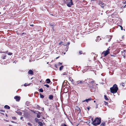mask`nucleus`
I'll return each mask as SVG.
<instances>
[{"label":"nucleus","instance_id":"24","mask_svg":"<svg viewBox=\"0 0 126 126\" xmlns=\"http://www.w3.org/2000/svg\"><path fill=\"white\" fill-rule=\"evenodd\" d=\"M39 91L41 92H43V90L42 88H41L39 89Z\"/></svg>","mask_w":126,"mask_h":126},{"label":"nucleus","instance_id":"46","mask_svg":"<svg viewBox=\"0 0 126 126\" xmlns=\"http://www.w3.org/2000/svg\"><path fill=\"white\" fill-rule=\"evenodd\" d=\"M23 117H20V119L21 120H22V119H23Z\"/></svg>","mask_w":126,"mask_h":126},{"label":"nucleus","instance_id":"15","mask_svg":"<svg viewBox=\"0 0 126 126\" xmlns=\"http://www.w3.org/2000/svg\"><path fill=\"white\" fill-rule=\"evenodd\" d=\"M100 39L101 38L100 37V36H98L97 37L96 39H95V41L96 42H98Z\"/></svg>","mask_w":126,"mask_h":126},{"label":"nucleus","instance_id":"34","mask_svg":"<svg viewBox=\"0 0 126 126\" xmlns=\"http://www.w3.org/2000/svg\"><path fill=\"white\" fill-rule=\"evenodd\" d=\"M62 126H67L66 125L64 124H62Z\"/></svg>","mask_w":126,"mask_h":126},{"label":"nucleus","instance_id":"20","mask_svg":"<svg viewBox=\"0 0 126 126\" xmlns=\"http://www.w3.org/2000/svg\"><path fill=\"white\" fill-rule=\"evenodd\" d=\"M46 81L47 82V83H49L51 82L50 79H47L46 80Z\"/></svg>","mask_w":126,"mask_h":126},{"label":"nucleus","instance_id":"27","mask_svg":"<svg viewBox=\"0 0 126 126\" xmlns=\"http://www.w3.org/2000/svg\"><path fill=\"white\" fill-rule=\"evenodd\" d=\"M9 55H11L12 54V53L10 52L8 53H7Z\"/></svg>","mask_w":126,"mask_h":126},{"label":"nucleus","instance_id":"52","mask_svg":"<svg viewBox=\"0 0 126 126\" xmlns=\"http://www.w3.org/2000/svg\"><path fill=\"white\" fill-rule=\"evenodd\" d=\"M91 120H92V121H93V118H91Z\"/></svg>","mask_w":126,"mask_h":126},{"label":"nucleus","instance_id":"22","mask_svg":"<svg viewBox=\"0 0 126 126\" xmlns=\"http://www.w3.org/2000/svg\"><path fill=\"white\" fill-rule=\"evenodd\" d=\"M104 98L106 100H109V99L107 97L106 95H104Z\"/></svg>","mask_w":126,"mask_h":126},{"label":"nucleus","instance_id":"50","mask_svg":"<svg viewBox=\"0 0 126 126\" xmlns=\"http://www.w3.org/2000/svg\"><path fill=\"white\" fill-rule=\"evenodd\" d=\"M5 115H6V117H8V115H7V114H5Z\"/></svg>","mask_w":126,"mask_h":126},{"label":"nucleus","instance_id":"4","mask_svg":"<svg viewBox=\"0 0 126 126\" xmlns=\"http://www.w3.org/2000/svg\"><path fill=\"white\" fill-rule=\"evenodd\" d=\"M95 84L94 81H93V82L92 83H91V84H88V86L89 87V88L87 89H89V88H91L92 87L94 86L95 85Z\"/></svg>","mask_w":126,"mask_h":126},{"label":"nucleus","instance_id":"10","mask_svg":"<svg viewBox=\"0 0 126 126\" xmlns=\"http://www.w3.org/2000/svg\"><path fill=\"white\" fill-rule=\"evenodd\" d=\"M14 98L17 101H18L20 100V97L19 96H16L14 97Z\"/></svg>","mask_w":126,"mask_h":126},{"label":"nucleus","instance_id":"28","mask_svg":"<svg viewBox=\"0 0 126 126\" xmlns=\"http://www.w3.org/2000/svg\"><path fill=\"white\" fill-rule=\"evenodd\" d=\"M44 86H46L47 88L49 87V86L47 84H45Z\"/></svg>","mask_w":126,"mask_h":126},{"label":"nucleus","instance_id":"13","mask_svg":"<svg viewBox=\"0 0 126 126\" xmlns=\"http://www.w3.org/2000/svg\"><path fill=\"white\" fill-rule=\"evenodd\" d=\"M53 96L52 95H49V99L50 100H53Z\"/></svg>","mask_w":126,"mask_h":126},{"label":"nucleus","instance_id":"40","mask_svg":"<svg viewBox=\"0 0 126 126\" xmlns=\"http://www.w3.org/2000/svg\"><path fill=\"white\" fill-rule=\"evenodd\" d=\"M120 26L121 28V30H123V28L121 26Z\"/></svg>","mask_w":126,"mask_h":126},{"label":"nucleus","instance_id":"37","mask_svg":"<svg viewBox=\"0 0 126 126\" xmlns=\"http://www.w3.org/2000/svg\"><path fill=\"white\" fill-rule=\"evenodd\" d=\"M39 124L40 125H42V124L41 122H39Z\"/></svg>","mask_w":126,"mask_h":126},{"label":"nucleus","instance_id":"51","mask_svg":"<svg viewBox=\"0 0 126 126\" xmlns=\"http://www.w3.org/2000/svg\"><path fill=\"white\" fill-rule=\"evenodd\" d=\"M92 1H95L96 0H91Z\"/></svg>","mask_w":126,"mask_h":126},{"label":"nucleus","instance_id":"47","mask_svg":"<svg viewBox=\"0 0 126 126\" xmlns=\"http://www.w3.org/2000/svg\"><path fill=\"white\" fill-rule=\"evenodd\" d=\"M87 109L88 110H89V108L88 107H87Z\"/></svg>","mask_w":126,"mask_h":126},{"label":"nucleus","instance_id":"1","mask_svg":"<svg viewBox=\"0 0 126 126\" xmlns=\"http://www.w3.org/2000/svg\"><path fill=\"white\" fill-rule=\"evenodd\" d=\"M118 89L117 85L115 84L113 85L112 87L110 88V92L113 94H115L117 92Z\"/></svg>","mask_w":126,"mask_h":126},{"label":"nucleus","instance_id":"62","mask_svg":"<svg viewBox=\"0 0 126 126\" xmlns=\"http://www.w3.org/2000/svg\"><path fill=\"white\" fill-rule=\"evenodd\" d=\"M124 31H125V29H124Z\"/></svg>","mask_w":126,"mask_h":126},{"label":"nucleus","instance_id":"44","mask_svg":"<svg viewBox=\"0 0 126 126\" xmlns=\"http://www.w3.org/2000/svg\"><path fill=\"white\" fill-rule=\"evenodd\" d=\"M8 52V51H7L5 52H3V53H7Z\"/></svg>","mask_w":126,"mask_h":126},{"label":"nucleus","instance_id":"45","mask_svg":"<svg viewBox=\"0 0 126 126\" xmlns=\"http://www.w3.org/2000/svg\"><path fill=\"white\" fill-rule=\"evenodd\" d=\"M111 56L113 57H115V55H111Z\"/></svg>","mask_w":126,"mask_h":126},{"label":"nucleus","instance_id":"53","mask_svg":"<svg viewBox=\"0 0 126 126\" xmlns=\"http://www.w3.org/2000/svg\"><path fill=\"white\" fill-rule=\"evenodd\" d=\"M33 112L34 113H35V111H34V110H33Z\"/></svg>","mask_w":126,"mask_h":126},{"label":"nucleus","instance_id":"19","mask_svg":"<svg viewBox=\"0 0 126 126\" xmlns=\"http://www.w3.org/2000/svg\"><path fill=\"white\" fill-rule=\"evenodd\" d=\"M94 81V80L92 79L89 80L88 81L89 83V84H91V83H92L93 82V81Z\"/></svg>","mask_w":126,"mask_h":126},{"label":"nucleus","instance_id":"61","mask_svg":"<svg viewBox=\"0 0 126 126\" xmlns=\"http://www.w3.org/2000/svg\"><path fill=\"white\" fill-rule=\"evenodd\" d=\"M98 85V84H96V85Z\"/></svg>","mask_w":126,"mask_h":126},{"label":"nucleus","instance_id":"8","mask_svg":"<svg viewBox=\"0 0 126 126\" xmlns=\"http://www.w3.org/2000/svg\"><path fill=\"white\" fill-rule=\"evenodd\" d=\"M111 37L110 36H106L105 39L108 42H109L111 39Z\"/></svg>","mask_w":126,"mask_h":126},{"label":"nucleus","instance_id":"5","mask_svg":"<svg viewBox=\"0 0 126 126\" xmlns=\"http://www.w3.org/2000/svg\"><path fill=\"white\" fill-rule=\"evenodd\" d=\"M98 4L103 8L106 5V4L102 1H100L99 2Z\"/></svg>","mask_w":126,"mask_h":126},{"label":"nucleus","instance_id":"14","mask_svg":"<svg viewBox=\"0 0 126 126\" xmlns=\"http://www.w3.org/2000/svg\"><path fill=\"white\" fill-rule=\"evenodd\" d=\"M92 100V98H89L88 99H86V100L83 101V102H85V101H86V102H88V101H91Z\"/></svg>","mask_w":126,"mask_h":126},{"label":"nucleus","instance_id":"6","mask_svg":"<svg viewBox=\"0 0 126 126\" xmlns=\"http://www.w3.org/2000/svg\"><path fill=\"white\" fill-rule=\"evenodd\" d=\"M75 112L78 114H79L81 110L80 108L78 107H76V109L75 110Z\"/></svg>","mask_w":126,"mask_h":126},{"label":"nucleus","instance_id":"49","mask_svg":"<svg viewBox=\"0 0 126 126\" xmlns=\"http://www.w3.org/2000/svg\"><path fill=\"white\" fill-rule=\"evenodd\" d=\"M11 122H12V123H15V122H14V121H11Z\"/></svg>","mask_w":126,"mask_h":126},{"label":"nucleus","instance_id":"7","mask_svg":"<svg viewBox=\"0 0 126 126\" xmlns=\"http://www.w3.org/2000/svg\"><path fill=\"white\" fill-rule=\"evenodd\" d=\"M110 50V49L109 48L106 51H104L102 53H104V56H107L108 54L110 53V52L109 51Z\"/></svg>","mask_w":126,"mask_h":126},{"label":"nucleus","instance_id":"60","mask_svg":"<svg viewBox=\"0 0 126 126\" xmlns=\"http://www.w3.org/2000/svg\"><path fill=\"white\" fill-rule=\"evenodd\" d=\"M1 14V13L0 12V14Z\"/></svg>","mask_w":126,"mask_h":126},{"label":"nucleus","instance_id":"25","mask_svg":"<svg viewBox=\"0 0 126 126\" xmlns=\"http://www.w3.org/2000/svg\"><path fill=\"white\" fill-rule=\"evenodd\" d=\"M40 97L41 98H43L44 97V96L43 95L41 94H40Z\"/></svg>","mask_w":126,"mask_h":126},{"label":"nucleus","instance_id":"41","mask_svg":"<svg viewBox=\"0 0 126 126\" xmlns=\"http://www.w3.org/2000/svg\"><path fill=\"white\" fill-rule=\"evenodd\" d=\"M57 64H56L55 65H54V66L55 67L57 68Z\"/></svg>","mask_w":126,"mask_h":126},{"label":"nucleus","instance_id":"33","mask_svg":"<svg viewBox=\"0 0 126 126\" xmlns=\"http://www.w3.org/2000/svg\"><path fill=\"white\" fill-rule=\"evenodd\" d=\"M27 124L29 126H31L32 125L30 123H28Z\"/></svg>","mask_w":126,"mask_h":126},{"label":"nucleus","instance_id":"31","mask_svg":"<svg viewBox=\"0 0 126 126\" xmlns=\"http://www.w3.org/2000/svg\"><path fill=\"white\" fill-rule=\"evenodd\" d=\"M35 120L36 122H37L38 121V119L36 118L35 119Z\"/></svg>","mask_w":126,"mask_h":126},{"label":"nucleus","instance_id":"30","mask_svg":"<svg viewBox=\"0 0 126 126\" xmlns=\"http://www.w3.org/2000/svg\"><path fill=\"white\" fill-rule=\"evenodd\" d=\"M62 64V63H61L60 62H59L58 64V65L60 66V65H61Z\"/></svg>","mask_w":126,"mask_h":126},{"label":"nucleus","instance_id":"2","mask_svg":"<svg viewBox=\"0 0 126 126\" xmlns=\"http://www.w3.org/2000/svg\"><path fill=\"white\" fill-rule=\"evenodd\" d=\"M101 118L100 117H96L92 122L93 125L95 126H97L99 125L101 122Z\"/></svg>","mask_w":126,"mask_h":126},{"label":"nucleus","instance_id":"58","mask_svg":"<svg viewBox=\"0 0 126 126\" xmlns=\"http://www.w3.org/2000/svg\"><path fill=\"white\" fill-rule=\"evenodd\" d=\"M58 58V57H57V58H56V59H57V58Z\"/></svg>","mask_w":126,"mask_h":126},{"label":"nucleus","instance_id":"12","mask_svg":"<svg viewBox=\"0 0 126 126\" xmlns=\"http://www.w3.org/2000/svg\"><path fill=\"white\" fill-rule=\"evenodd\" d=\"M91 88L90 90L92 92H95V89L93 87H92Z\"/></svg>","mask_w":126,"mask_h":126},{"label":"nucleus","instance_id":"39","mask_svg":"<svg viewBox=\"0 0 126 126\" xmlns=\"http://www.w3.org/2000/svg\"><path fill=\"white\" fill-rule=\"evenodd\" d=\"M26 33H24V32H23V33H22L21 34H20V35H21V36H22L24 34H25Z\"/></svg>","mask_w":126,"mask_h":126},{"label":"nucleus","instance_id":"48","mask_svg":"<svg viewBox=\"0 0 126 126\" xmlns=\"http://www.w3.org/2000/svg\"><path fill=\"white\" fill-rule=\"evenodd\" d=\"M50 26H53L54 25H53L50 24Z\"/></svg>","mask_w":126,"mask_h":126},{"label":"nucleus","instance_id":"3","mask_svg":"<svg viewBox=\"0 0 126 126\" xmlns=\"http://www.w3.org/2000/svg\"><path fill=\"white\" fill-rule=\"evenodd\" d=\"M65 3L69 7H71V6L73 5L72 0H66L65 1Z\"/></svg>","mask_w":126,"mask_h":126},{"label":"nucleus","instance_id":"38","mask_svg":"<svg viewBox=\"0 0 126 126\" xmlns=\"http://www.w3.org/2000/svg\"><path fill=\"white\" fill-rule=\"evenodd\" d=\"M79 54H82V52L81 51H79Z\"/></svg>","mask_w":126,"mask_h":126},{"label":"nucleus","instance_id":"16","mask_svg":"<svg viewBox=\"0 0 126 126\" xmlns=\"http://www.w3.org/2000/svg\"><path fill=\"white\" fill-rule=\"evenodd\" d=\"M105 121H103L101 123L100 126H105Z\"/></svg>","mask_w":126,"mask_h":126},{"label":"nucleus","instance_id":"56","mask_svg":"<svg viewBox=\"0 0 126 126\" xmlns=\"http://www.w3.org/2000/svg\"><path fill=\"white\" fill-rule=\"evenodd\" d=\"M1 111H2V112H4V111L3 110H1Z\"/></svg>","mask_w":126,"mask_h":126},{"label":"nucleus","instance_id":"43","mask_svg":"<svg viewBox=\"0 0 126 126\" xmlns=\"http://www.w3.org/2000/svg\"><path fill=\"white\" fill-rule=\"evenodd\" d=\"M121 84H122V85L123 86H125V85H123V84H124V83H121Z\"/></svg>","mask_w":126,"mask_h":126},{"label":"nucleus","instance_id":"9","mask_svg":"<svg viewBox=\"0 0 126 126\" xmlns=\"http://www.w3.org/2000/svg\"><path fill=\"white\" fill-rule=\"evenodd\" d=\"M84 82V81H83L82 80L81 81H78L77 82V85H79L80 84H82Z\"/></svg>","mask_w":126,"mask_h":126},{"label":"nucleus","instance_id":"26","mask_svg":"<svg viewBox=\"0 0 126 126\" xmlns=\"http://www.w3.org/2000/svg\"><path fill=\"white\" fill-rule=\"evenodd\" d=\"M6 55H5L4 56H2V58L3 59H4L6 58Z\"/></svg>","mask_w":126,"mask_h":126},{"label":"nucleus","instance_id":"42","mask_svg":"<svg viewBox=\"0 0 126 126\" xmlns=\"http://www.w3.org/2000/svg\"><path fill=\"white\" fill-rule=\"evenodd\" d=\"M28 85V84H27V83H25V84H24V86H27Z\"/></svg>","mask_w":126,"mask_h":126},{"label":"nucleus","instance_id":"29","mask_svg":"<svg viewBox=\"0 0 126 126\" xmlns=\"http://www.w3.org/2000/svg\"><path fill=\"white\" fill-rule=\"evenodd\" d=\"M12 118L14 120H16V118L15 117H12Z\"/></svg>","mask_w":126,"mask_h":126},{"label":"nucleus","instance_id":"59","mask_svg":"<svg viewBox=\"0 0 126 126\" xmlns=\"http://www.w3.org/2000/svg\"><path fill=\"white\" fill-rule=\"evenodd\" d=\"M102 14H102V13H101V15H102Z\"/></svg>","mask_w":126,"mask_h":126},{"label":"nucleus","instance_id":"55","mask_svg":"<svg viewBox=\"0 0 126 126\" xmlns=\"http://www.w3.org/2000/svg\"><path fill=\"white\" fill-rule=\"evenodd\" d=\"M94 103H95L96 102V101L95 100H94Z\"/></svg>","mask_w":126,"mask_h":126},{"label":"nucleus","instance_id":"36","mask_svg":"<svg viewBox=\"0 0 126 126\" xmlns=\"http://www.w3.org/2000/svg\"><path fill=\"white\" fill-rule=\"evenodd\" d=\"M104 103H105V105H107L108 104V103L107 102H106L105 101H104Z\"/></svg>","mask_w":126,"mask_h":126},{"label":"nucleus","instance_id":"18","mask_svg":"<svg viewBox=\"0 0 126 126\" xmlns=\"http://www.w3.org/2000/svg\"><path fill=\"white\" fill-rule=\"evenodd\" d=\"M38 112V114L36 116L37 118H39L40 117V115L41 113L40 112L38 111H37Z\"/></svg>","mask_w":126,"mask_h":126},{"label":"nucleus","instance_id":"17","mask_svg":"<svg viewBox=\"0 0 126 126\" xmlns=\"http://www.w3.org/2000/svg\"><path fill=\"white\" fill-rule=\"evenodd\" d=\"M4 107L5 109H10V107L7 105L5 106Z\"/></svg>","mask_w":126,"mask_h":126},{"label":"nucleus","instance_id":"11","mask_svg":"<svg viewBox=\"0 0 126 126\" xmlns=\"http://www.w3.org/2000/svg\"><path fill=\"white\" fill-rule=\"evenodd\" d=\"M28 73L29 74H30L31 75H33V72L32 70H29V71H28Z\"/></svg>","mask_w":126,"mask_h":126},{"label":"nucleus","instance_id":"54","mask_svg":"<svg viewBox=\"0 0 126 126\" xmlns=\"http://www.w3.org/2000/svg\"><path fill=\"white\" fill-rule=\"evenodd\" d=\"M33 110H31V111L33 112Z\"/></svg>","mask_w":126,"mask_h":126},{"label":"nucleus","instance_id":"35","mask_svg":"<svg viewBox=\"0 0 126 126\" xmlns=\"http://www.w3.org/2000/svg\"><path fill=\"white\" fill-rule=\"evenodd\" d=\"M69 79H70V80L71 81H73V79L71 78H69Z\"/></svg>","mask_w":126,"mask_h":126},{"label":"nucleus","instance_id":"57","mask_svg":"<svg viewBox=\"0 0 126 126\" xmlns=\"http://www.w3.org/2000/svg\"><path fill=\"white\" fill-rule=\"evenodd\" d=\"M126 5H125V6H124L123 7V8H124L125 7V6Z\"/></svg>","mask_w":126,"mask_h":126},{"label":"nucleus","instance_id":"21","mask_svg":"<svg viewBox=\"0 0 126 126\" xmlns=\"http://www.w3.org/2000/svg\"><path fill=\"white\" fill-rule=\"evenodd\" d=\"M16 112L17 113V114L19 115H21L22 114V113L20 111H17Z\"/></svg>","mask_w":126,"mask_h":126},{"label":"nucleus","instance_id":"23","mask_svg":"<svg viewBox=\"0 0 126 126\" xmlns=\"http://www.w3.org/2000/svg\"><path fill=\"white\" fill-rule=\"evenodd\" d=\"M63 66H61L59 68V70H62L63 69Z\"/></svg>","mask_w":126,"mask_h":126},{"label":"nucleus","instance_id":"32","mask_svg":"<svg viewBox=\"0 0 126 126\" xmlns=\"http://www.w3.org/2000/svg\"><path fill=\"white\" fill-rule=\"evenodd\" d=\"M63 43V42L62 41H61L60 42H59V45H61Z\"/></svg>","mask_w":126,"mask_h":126}]
</instances>
